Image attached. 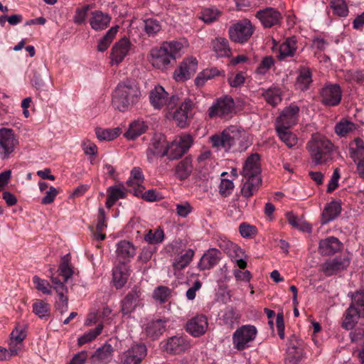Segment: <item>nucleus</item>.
Segmentation results:
<instances>
[{
	"label": "nucleus",
	"mask_w": 364,
	"mask_h": 364,
	"mask_svg": "<svg viewBox=\"0 0 364 364\" xmlns=\"http://www.w3.org/2000/svg\"><path fill=\"white\" fill-rule=\"evenodd\" d=\"M188 45L185 39L164 42L161 46L150 50L148 60L154 68L166 71L176 62L177 56Z\"/></svg>",
	"instance_id": "f257e3e1"
},
{
	"label": "nucleus",
	"mask_w": 364,
	"mask_h": 364,
	"mask_svg": "<svg viewBox=\"0 0 364 364\" xmlns=\"http://www.w3.org/2000/svg\"><path fill=\"white\" fill-rule=\"evenodd\" d=\"M141 98L138 84L132 80L120 81L112 90L111 104L114 109L125 112L131 110Z\"/></svg>",
	"instance_id": "f03ea898"
},
{
	"label": "nucleus",
	"mask_w": 364,
	"mask_h": 364,
	"mask_svg": "<svg viewBox=\"0 0 364 364\" xmlns=\"http://www.w3.org/2000/svg\"><path fill=\"white\" fill-rule=\"evenodd\" d=\"M245 133L238 131L235 127H231L225 129L220 134H215L210 137L213 147L217 150L224 149L228 151L232 148L234 151H243L248 146L245 143Z\"/></svg>",
	"instance_id": "7ed1b4c3"
},
{
	"label": "nucleus",
	"mask_w": 364,
	"mask_h": 364,
	"mask_svg": "<svg viewBox=\"0 0 364 364\" xmlns=\"http://www.w3.org/2000/svg\"><path fill=\"white\" fill-rule=\"evenodd\" d=\"M306 148L314 166L324 164L331 159L334 146L325 136L316 133L312 134Z\"/></svg>",
	"instance_id": "20e7f679"
},
{
	"label": "nucleus",
	"mask_w": 364,
	"mask_h": 364,
	"mask_svg": "<svg viewBox=\"0 0 364 364\" xmlns=\"http://www.w3.org/2000/svg\"><path fill=\"white\" fill-rule=\"evenodd\" d=\"M194 105L193 100L186 98L175 110L168 109L166 118L172 119L177 127L185 128L189 125L193 118Z\"/></svg>",
	"instance_id": "39448f33"
},
{
	"label": "nucleus",
	"mask_w": 364,
	"mask_h": 364,
	"mask_svg": "<svg viewBox=\"0 0 364 364\" xmlns=\"http://www.w3.org/2000/svg\"><path fill=\"white\" fill-rule=\"evenodd\" d=\"M149 101L156 109H161L166 106L167 110L173 109L180 101L178 95L169 97L168 93L161 85H156L149 92Z\"/></svg>",
	"instance_id": "423d86ee"
},
{
	"label": "nucleus",
	"mask_w": 364,
	"mask_h": 364,
	"mask_svg": "<svg viewBox=\"0 0 364 364\" xmlns=\"http://www.w3.org/2000/svg\"><path fill=\"white\" fill-rule=\"evenodd\" d=\"M185 245L181 240L175 241L171 244L173 252L176 255L172 261L173 273L176 276H178L181 271L188 266L195 255L193 249H188L184 253L180 255Z\"/></svg>",
	"instance_id": "0eeeda50"
},
{
	"label": "nucleus",
	"mask_w": 364,
	"mask_h": 364,
	"mask_svg": "<svg viewBox=\"0 0 364 364\" xmlns=\"http://www.w3.org/2000/svg\"><path fill=\"white\" fill-rule=\"evenodd\" d=\"M257 334V328L253 325H243L233 333L232 343L237 350H242L251 346Z\"/></svg>",
	"instance_id": "6e6552de"
},
{
	"label": "nucleus",
	"mask_w": 364,
	"mask_h": 364,
	"mask_svg": "<svg viewBox=\"0 0 364 364\" xmlns=\"http://www.w3.org/2000/svg\"><path fill=\"white\" fill-rule=\"evenodd\" d=\"M18 136L11 129H0V159H8L18 146Z\"/></svg>",
	"instance_id": "1a4fd4ad"
},
{
	"label": "nucleus",
	"mask_w": 364,
	"mask_h": 364,
	"mask_svg": "<svg viewBox=\"0 0 364 364\" xmlns=\"http://www.w3.org/2000/svg\"><path fill=\"white\" fill-rule=\"evenodd\" d=\"M351 260L348 252L342 253L332 259L326 260L320 267V270L326 276L331 277L346 269Z\"/></svg>",
	"instance_id": "9d476101"
},
{
	"label": "nucleus",
	"mask_w": 364,
	"mask_h": 364,
	"mask_svg": "<svg viewBox=\"0 0 364 364\" xmlns=\"http://www.w3.org/2000/svg\"><path fill=\"white\" fill-rule=\"evenodd\" d=\"M254 26L247 18L242 19L230 27L228 33L230 38L239 43L246 42L253 34Z\"/></svg>",
	"instance_id": "9b49d317"
},
{
	"label": "nucleus",
	"mask_w": 364,
	"mask_h": 364,
	"mask_svg": "<svg viewBox=\"0 0 364 364\" xmlns=\"http://www.w3.org/2000/svg\"><path fill=\"white\" fill-rule=\"evenodd\" d=\"M218 246L231 258L232 262H236L240 269L246 267V256L244 251L237 244L226 238H220L218 240Z\"/></svg>",
	"instance_id": "f8f14e48"
},
{
	"label": "nucleus",
	"mask_w": 364,
	"mask_h": 364,
	"mask_svg": "<svg viewBox=\"0 0 364 364\" xmlns=\"http://www.w3.org/2000/svg\"><path fill=\"white\" fill-rule=\"evenodd\" d=\"M198 68V60L193 56L184 58L174 70L173 77L176 82H185L192 77Z\"/></svg>",
	"instance_id": "ddd939ff"
},
{
	"label": "nucleus",
	"mask_w": 364,
	"mask_h": 364,
	"mask_svg": "<svg viewBox=\"0 0 364 364\" xmlns=\"http://www.w3.org/2000/svg\"><path fill=\"white\" fill-rule=\"evenodd\" d=\"M321 102L328 107L338 105L341 100L342 90L338 84H326L320 90Z\"/></svg>",
	"instance_id": "4468645a"
},
{
	"label": "nucleus",
	"mask_w": 364,
	"mask_h": 364,
	"mask_svg": "<svg viewBox=\"0 0 364 364\" xmlns=\"http://www.w3.org/2000/svg\"><path fill=\"white\" fill-rule=\"evenodd\" d=\"M299 110L295 104L285 107L276 120V129H289L295 125L299 120Z\"/></svg>",
	"instance_id": "2eb2a0df"
},
{
	"label": "nucleus",
	"mask_w": 364,
	"mask_h": 364,
	"mask_svg": "<svg viewBox=\"0 0 364 364\" xmlns=\"http://www.w3.org/2000/svg\"><path fill=\"white\" fill-rule=\"evenodd\" d=\"M193 144V138L190 134L178 136L168 145L169 159H176L182 156Z\"/></svg>",
	"instance_id": "dca6fc26"
},
{
	"label": "nucleus",
	"mask_w": 364,
	"mask_h": 364,
	"mask_svg": "<svg viewBox=\"0 0 364 364\" xmlns=\"http://www.w3.org/2000/svg\"><path fill=\"white\" fill-rule=\"evenodd\" d=\"M132 43L127 38H122L115 43L110 53V63L112 65H118L129 55L132 48Z\"/></svg>",
	"instance_id": "f3484780"
},
{
	"label": "nucleus",
	"mask_w": 364,
	"mask_h": 364,
	"mask_svg": "<svg viewBox=\"0 0 364 364\" xmlns=\"http://www.w3.org/2000/svg\"><path fill=\"white\" fill-rule=\"evenodd\" d=\"M146 348L143 344L132 346L124 352L121 358L122 364H140L146 356Z\"/></svg>",
	"instance_id": "a211bd4d"
},
{
	"label": "nucleus",
	"mask_w": 364,
	"mask_h": 364,
	"mask_svg": "<svg viewBox=\"0 0 364 364\" xmlns=\"http://www.w3.org/2000/svg\"><path fill=\"white\" fill-rule=\"evenodd\" d=\"M147 157L151 160L154 156L169 157V147L164 135L155 136L147 149Z\"/></svg>",
	"instance_id": "6ab92c4d"
},
{
	"label": "nucleus",
	"mask_w": 364,
	"mask_h": 364,
	"mask_svg": "<svg viewBox=\"0 0 364 364\" xmlns=\"http://www.w3.org/2000/svg\"><path fill=\"white\" fill-rule=\"evenodd\" d=\"M208 318L203 314H198L188 320L186 325L188 333L194 337H199L207 331Z\"/></svg>",
	"instance_id": "aec40b11"
},
{
	"label": "nucleus",
	"mask_w": 364,
	"mask_h": 364,
	"mask_svg": "<svg viewBox=\"0 0 364 364\" xmlns=\"http://www.w3.org/2000/svg\"><path fill=\"white\" fill-rule=\"evenodd\" d=\"M235 106L233 100L230 97L225 96L218 99L208 110L210 117L216 116L223 117L232 112Z\"/></svg>",
	"instance_id": "412c9836"
},
{
	"label": "nucleus",
	"mask_w": 364,
	"mask_h": 364,
	"mask_svg": "<svg viewBox=\"0 0 364 364\" xmlns=\"http://www.w3.org/2000/svg\"><path fill=\"white\" fill-rule=\"evenodd\" d=\"M242 176L243 178H262L259 154H252L246 159L243 166Z\"/></svg>",
	"instance_id": "4be33fe9"
},
{
	"label": "nucleus",
	"mask_w": 364,
	"mask_h": 364,
	"mask_svg": "<svg viewBox=\"0 0 364 364\" xmlns=\"http://www.w3.org/2000/svg\"><path fill=\"white\" fill-rule=\"evenodd\" d=\"M256 17L265 28H271L278 25L282 20L280 12L272 7L258 11Z\"/></svg>",
	"instance_id": "5701e85b"
},
{
	"label": "nucleus",
	"mask_w": 364,
	"mask_h": 364,
	"mask_svg": "<svg viewBox=\"0 0 364 364\" xmlns=\"http://www.w3.org/2000/svg\"><path fill=\"white\" fill-rule=\"evenodd\" d=\"M221 258L220 252L216 248L208 249L201 257L198 267L200 270H207L213 268Z\"/></svg>",
	"instance_id": "b1692460"
},
{
	"label": "nucleus",
	"mask_w": 364,
	"mask_h": 364,
	"mask_svg": "<svg viewBox=\"0 0 364 364\" xmlns=\"http://www.w3.org/2000/svg\"><path fill=\"white\" fill-rule=\"evenodd\" d=\"M114 349L111 344L105 343L99 347L91 356L92 364H107L113 358Z\"/></svg>",
	"instance_id": "393cba45"
},
{
	"label": "nucleus",
	"mask_w": 364,
	"mask_h": 364,
	"mask_svg": "<svg viewBox=\"0 0 364 364\" xmlns=\"http://www.w3.org/2000/svg\"><path fill=\"white\" fill-rule=\"evenodd\" d=\"M140 305H141V302L139 291H132L122 301L121 311L124 315L130 314Z\"/></svg>",
	"instance_id": "a878e982"
},
{
	"label": "nucleus",
	"mask_w": 364,
	"mask_h": 364,
	"mask_svg": "<svg viewBox=\"0 0 364 364\" xmlns=\"http://www.w3.org/2000/svg\"><path fill=\"white\" fill-rule=\"evenodd\" d=\"M189 348V342L183 336H173L168 340L166 345V351L173 354L182 353Z\"/></svg>",
	"instance_id": "bb28decb"
},
{
	"label": "nucleus",
	"mask_w": 364,
	"mask_h": 364,
	"mask_svg": "<svg viewBox=\"0 0 364 364\" xmlns=\"http://www.w3.org/2000/svg\"><path fill=\"white\" fill-rule=\"evenodd\" d=\"M127 196V189L124 184L118 183L109 186L107 189V200L105 205L107 208H112L117 200L124 198Z\"/></svg>",
	"instance_id": "cd10ccee"
},
{
	"label": "nucleus",
	"mask_w": 364,
	"mask_h": 364,
	"mask_svg": "<svg viewBox=\"0 0 364 364\" xmlns=\"http://www.w3.org/2000/svg\"><path fill=\"white\" fill-rule=\"evenodd\" d=\"M341 212V203L338 201H331L327 203L321 213V224L326 225L335 220Z\"/></svg>",
	"instance_id": "c85d7f7f"
},
{
	"label": "nucleus",
	"mask_w": 364,
	"mask_h": 364,
	"mask_svg": "<svg viewBox=\"0 0 364 364\" xmlns=\"http://www.w3.org/2000/svg\"><path fill=\"white\" fill-rule=\"evenodd\" d=\"M129 276L128 267L122 263L115 267L112 270V281L117 289L122 288L127 282Z\"/></svg>",
	"instance_id": "c756f323"
},
{
	"label": "nucleus",
	"mask_w": 364,
	"mask_h": 364,
	"mask_svg": "<svg viewBox=\"0 0 364 364\" xmlns=\"http://www.w3.org/2000/svg\"><path fill=\"white\" fill-rule=\"evenodd\" d=\"M297 50V41L295 36L287 38L279 48L278 58L284 60L287 58L294 56Z\"/></svg>",
	"instance_id": "7c9ffc66"
},
{
	"label": "nucleus",
	"mask_w": 364,
	"mask_h": 364,
	"mask_svg": "<svg viewBox=\"0 0 364 364\" xmlns=\"http://www.w3.org/2000/svg\"><path fill=\"white\" fill-rule=\"evenodd\" d=\"M111 20V17L101 11H95L91 13L90 24L95 31H101L105 29Z\"/></svg>",
	"instance_id": "2f4dec72"
},
{
	"label": "nucleus",
	"mask_w": 364,
	"mask_h": 364,
	"mask_svg": "<svg viewBox=\"0 0 364 364\" xmlns=\"http://www.w3.org/2000/svg\"><path fill=\"white\" fill-rule=\"evenodd\" d=\"M148 125L142 119H136L130 123L124 136L128 140H134L146 132Z\"/></svg>",
	"instance_id": "473e14b6"
},
{
	"label": "nucleus",
	"mask_w": 364,
	"mask_h": 364,
	"mask_svg": "<svg viewBox=\"0 0 364 364\" xmlns=\"http://www.w3.org/2000/svg\"><path fill=\"white\" fill-rule=\"evenodd\" d=\"M341 247V243L338 239L328 237L320 241L318 250L322 255H330L338 251Z\"/></svg>",
	"instance_id": "72a5a7b5"
},
{
	"label": "nucleus",
	"mask_w": 364,
	"mask_h": 364,
	"mask_svg": "<svg viewBox=\"0 0 364 364\" xmlns=\"http://www.w3.org/2000/svg\"><path fill=\"white\" fill-rule=\"evenodd\" d=\"M144 175L142 171L139 167H134L130 174L129 179L127 181L129 186L134 188V194L139 196L142 193L144 188L141 186L144 181Z\"/></svg>",
	"instance_id": "f704fd0d"
},
{
	"label": "nucleus",
	"mask_w": 364,
	"mask_h": 364,
	"mask_svg": "<svg viewBox=\"0 0 364 364\" xmlns=\"http://www.w3.org/2000/svg\"><path fill=\"white\" fill-rule=\"evenodd\" d=\"M262 185V178H243V185L241 188V194L247 198L255 194Z\"/></svg>",
	"instance_id": "c9c22d12"
},
{
	"label": "nucleus",
	"mask_w": 364,
	"mask_h": 364,
	"mask_svg": "<svg viewBox=\"0 0 364 364\" xmlns=\"http://www.w3.org/2000/svg\"><path fill=\"white\" fill-rule=\"evenodd\" d=\"M240 318V315L235 308L228 306L221 312L220 320L224 325L232 328L239 322Z\"/></svg>",
	"instance_id": "e433bc0d"
},
{
	"label": "nucleus",
	"mask_w": 364,
	"mask_h": 364,
	"mask_svg": "<svg viewBox=\"0 0 364 364\" xmlns=\"http://www.w3.org/2000/svg\"><path fill=\"white\" fill-rule=\"evenodd\" d=\"M166 321L165 319H156L149 321L146 327L148 336L155 339L161 336L165 331Z\"/></svg>",
	"instance_id": "4c0bfd02"
},
{
	"label": "nucleus",
	"mask_w": 364,
	"mask_h": 364,
	"mask_svg": "<svg viewBox=\"0 0 364 364\" xmlns=\"http://www.w3.org/2000/svg\"><path fill=\"white\" fill-rule=\"evenodd\" d=\"M224 75V71L220 70L217 68H206L198 74L195 79V84L198 87H203L208 80Z\"/></svg>",
	"instance_id": "58836bf2"
},
{
	"label": "nucleus",
	"mask_w": 364,
	"mask_h": 364,
	"mask_svg": "<svg viewBox=\"0 0 364 364\" xmlns=\"http://www.w3.org/2000/svg\"><path fill=\"white\" fill-rule=\"evenodd\" d=\"M192 171V159L189 157H186L176 165L175 176L179 180H184L191 175Z\"/></svg>",
	"instance_id": "ea45409f"
},
{
	"label": "nucleus",
	"mask_w": 364,
	"mask_h": 364,
	"mask_svg": "<svg viewBox=\"0 0 364 364\" xmlns=\"http://www.w3.org/2000/svg\"><path fill=\"white\" fill-rule=\"evenodd\" d=\"M212 46L217 57H228L231 53L228 41L225 38H216L212 41Z\"/></svg>",
	"instance_id": "a19ab883"
},
{
	"label": "nucleus",
	"mask_w": 364,
	"mask_h": 364,
	"mask_svg": "<svg viewBox=\"0 0 364 364\" xmlns=\"http://www.w3.org/2000/svg\"><path fill=\"white\" fill-rule=\"evenodd\" d=\"M262 96L265 99L267 103L272 107L277 106L282 100V90L277 87H271L264 90L262 92Z\"/></svg>",
	"instance_id": "79ce46f5"
},
{
	"label": "nucleus",
	"mask_w": 364,
	"mask_h": 364,
	"mask_svg": "<svg viewBox=\"0 0 364 364\" xmlns=\"http://www.w3.org/2000/svg\"><path fill=\"white\" fill-rule=\"evenodd\" d=\"M116 252L120 258L129 259L135 255L136 250L130 242L122 240L117 245Z\"/></svg>",
	"instance_id": "37998d69"
},
{
	"label": "nucleus",
	"mask_w": 364,
	"mask_h": 364,
	"mask_svg": "<svg viewBox=\"0 0 364 364\" xmlns=\"http://www.w3.org/2000/svg\"><path fill=\"white\" fill-rule=\"evenodd\" d=\"M287 221L293 228L298 229L302 232H311L312 230L311 225L306 221L299 218L292 212H288L286 214Z\"/></svg>",
	"instance_id": "c03bdc74"
},
{
	"label": "nucleus",
	"mask_w": 364,
	"mask_h": 364,
	"mask_svg": "<svg viewBox=\"0 0 364 364\" xmlns=\"http://www.w3.org/2000/svg\"><path fill=\"white\" fill-rule=\"evenodd\" d=\"M311 82L312 75L310 69L308 68H301L296 79V85L297 88L302 91L306 90Z\"/></svg>",
	"instance_id": "a18cd8bd"
},
{
	"label": "nucleus",
	"mask_w": 364,
	"mask_h": 364,
	"mask_svg": "<svg viewBox=\"0 0 364 364\" xmlns=\"http://www.w3.org/2000/svg\"><path fill=\"white\" fill-rule=\"evenodd\" d=\"M350 156L354 162L364 159V142L356 138L350 144Z\"/></svg>",
	"instance_id": "49530a36"
},
{
	"label": "nucleus",
	"mask_w": 364,
	"mask_h": 364,
	"mask_svg": "<svg viewBox=\"0 0 364 364\" xmlns=\"http://www.w3.org/2000/svg\"><path fill=\"white\" fill-rule=\"evenodd\" d=\"M119 30V26H113L109 28L106 34L99 41L97 44V50L100 52L105 51L111 43L112 42L114 38L117 35Z\"/></svg>",
	"instance_id": "de8ad7c7"
},
{
	"label": "nucleus",
	"mask_w": 364,
	"mask_h": 364,
	"mask_svg": "<svg viewBox=\"0 0 364 364\" xmlns=\"http://www.w3.org/2000/svg\"><path fill=\"white\" fill-rule=\"evenodd\" d=\"M359 317L354 306H350L345 313L342 327L346 330L352 329L357 323Z\"/></svg>",
	"instance_id": "09e8293b"
},
{
	"label": "nucleus",
	"mask_w": 364,
	"mask_h": 364,
	"mask_svg": "<svg viewBox=\"0 0 364 364\" xmlns=\"http://www.w3.org/2000/svg\"><path fill=\"white\" fill-rule=\"evenodd\" d=\"M279 139L289 148L296 146L298 143L296 136L289 129H276Z\"/></svg>",
	"instance_id": "8fccbe9b"
},
{
	"label": "nucleus",
	"mask_w": 364,
	"mask_h": 364,
	"mask_svg": "<svg viewBox=\"0 0 364 364\" xmlns=\"http://www.w3.org/2000/svg\"><path fill=\"white\" fill-rule=\"evenodd\" d=\"M103 325L98 324L95 328L90 329L77 338V344L82 346L94 341L102 331Z\"/></svg>",
	"instance_id": "3c124183"
},
{
	"label": "nucleus",
	"mask_w": 364,
	"mask_h": 364,
	"mask_svg": "<svg viewBox=\"0 0 364 364\" xmlns=\"http://www.w3.org/2000/svg\"><path fill=\"white\" fill-rule=\"evenodd\" d=\"M171 289L166 286H159L153 291L154 299L159 304H164L171 296Z\"/></svg>",
	"instance_id": "603ef678"
},
{
	"label": "nucleus",
	"mask_w": 364,
	"mask_h": 364,
	"mask_svg": "<svg viewBox=\"0 0 364 364\" xmlns=\"http://www.w3.org/2000/svg\"><path fill=\"white\" fill-rule=\"evenodd\" d=\"M144 238V240L149 244H159L164 240V230L160 228L154 230H150L145 234Z\"/></svg>",
	"instance_id": "864d4df0"
},
{
	"label": "nucleus",
	"mask_w": 364,
	"mask_h": 364,
	"mask_svg": "<svg viewBox=\"0 0 364 364\" xmlns=\"http://www.w3.org/2000/svg\"><path fill=\"white\" fill-rule=\"evenodd\" d=\"M119 131V129H103L97 127L95 129V134L97 138L100 141H111L118 136Z\"/></svg>",
	"instance_id": "5fc2aeb1"
},
{
	"label": "nucleus",
	"mask_w": 364,
	"mask_h": 364,
	"mask_svg": "<svg viewBox=\"0 0 364 364\" xmlns=\"http://www.w3.org/2000/svg\"><path fill=\"white\" fill-rule=\"evenodd\" d=\"M220 13L217 8L210 7L203 9L199 16V18L204 23H210L216 21Z\"/></svg>",
	"instance_id": "6e6d98bb"
},
{
	"label": "nucleus",
	"mask_w": 364,
	"mask_h": 364,
	"mask_svg": "<svg viewBox=\"0 0 364 364\" xmlns=\"http://www.w3.org/2000/svg\"><path fill=\"white\" fill-rule=\"evenodd\" d=\"M33 312L38 317L44 318L49 314L50 305L42 300H38L33 304Z\"/></svg>",
	"instance_id": "4d7b16f0"
},
{
	"label": "nucleus",
	"mask_w": 364,
	"mask_h": 364,
	"mask_svg": "<svg viewBox=\"0 0 364 364\" xmlns=\"http://www.w3.org/2000/svg\"><path fill=\"white\" fill-rule=\"evenodd\" d=\"M350 306H354L359 316L364 317V292H356L352 299Z\"/></svg>",
	"instance_id": "13d9d810"
},
{
	"label": "nucleus",
	"mask_w": 364,
	"mask_h": 364,
	"mask_svg": "<svg viewBox=\"0 0 364 364\" xmlns=\"http://www.w3.org/2000/svg\"><path fill=\"white\" fill-rule=\"evenodd\" d=\"M331 7L333 13L339 16L345 17L348 14V9L344 0H331Z\"/></svg>",
	"instance_id": "bf43d9fd"
},
{
	"label": "nucleus",
	"mask_w": 364,
	"mask_h": 364,
	"mask_svg": "<svg viewBox=\"0 0 364 364\" xmlns=\"http://www.w3.org/2000/svg\"><path fill=\"white\" fill-rule=\"evenodd\" d=\"M355 129V124L348 120H341L336 124L335 127L336 133L341 136H344L351 132Z\"/></svg>",
	"instance_id": "052dcab7"
},
{
	"label": "nucleus",
	"mask_w": 364,
	"mask_h": 364,
	"mask_svg": "<svg viewBox=\"0 0 364 364\" xmlns=\"http://www.w3.org/2000/svg\"><path fill=\"white\" fill-rule=\"evenodd\" d=\"M32 280L37 290L43 292L44 294L49 295L51 294L52 287L47 280L41 279L37 275L33 276Z\"/></svg>",
	"instance_id": "680f3d73"
},
{
	"label": "nucleus",
	"mask_w": 364,
	"mask_h": 364,
	"mask_svg": "<svg viewBox=\"0 0 364 364\" xmlns=\"http://www.w3.org/2000/svg\"><path fill=\"white\" fill-rule=\"evenodd\" d=\"M274 63L275 61L272 56H265L264 58H262L261 63L257 68V73L262 75H265L266 73H268L271 68L274 66Z\"/></svg>",
	"instance_id": "e2e57ef3"
},
{
	"label": "nucleus",
	"mask_w": 364,
	"mask_h": 364,
	"mask_svg": "<svg viewBox=\"0 0 364 364\" xmlns=\"http://www.w3.org/2000/svg\"><path fill=\"white\" fill-rule=\"evenodd\" d=\"M26 337V327L23 324H18L12 331L10 338L23 343V340Z\"/></svg>",
	"instance_id": "0e129e2a"
},
{
	"label": "nucleus",
	"mask_w": 364,
	"mask_h": 364,
	"mask_svg": "<svg viewBox=\"0 0 364 364\" xmlns=\"http://www.w3.org/2000/svg\"><path fill=\"white\" fill-rule=\"evenodd\" d=\"M50 281L53 284V289L55 290L56 292L67 291V287H65V284L67 282H64L63 277L61 279L59 277L60 275H59V273L56 275L55 273H53L52 269H50Z\"/></svg>",
	"instance_id": "69168bd1"
},
{
	"label": "nucleus",
	"mask_w": 364,
	"mask_h": 364,
	"mask_svg": "<svg viewBox=\"0 0 364 364\" xmlns=\"http://www.w3.org/2000/svg\"><path fill=\"white\" fill-rule=\"evenodd\" d=\"M161 28V24L157 20L149 18L144 21V30L149 36H154Z\"/></svg>",
	"instance_id": "338daca9"
},
{
	"label": "nucleus",
	"mask_w": 364,
	"mask_h": 364,
	"mask_svg": "<svg viewBox=\"0 0 364 364\" xmlns=\"http://www.w3.org/2000/svg\"><path fill=\"white\" fill-rule=\"evenodd\" d=\"M57 273H59V275H60L61 277H63L64 282H68V280L72 277L73 271L70 266L69 262L64 259L60 264Z\"/></svg>",
	"instance_id": "774afa93"
}]
</instances>
